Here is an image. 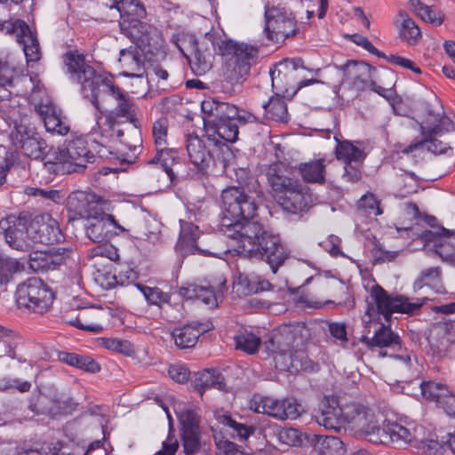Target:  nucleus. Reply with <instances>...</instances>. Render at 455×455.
Instances as JSON below:
<instances>
[{
    "label": "nucleus",
    "instance_id": "19",
    "mask_svg": "<svg viewBox=\"0 0 455 455\" xmlns=\"http://www.w3.org/2000/svg\"><path fill=\"white\" fill-rule=\"evenodd\" d=\"M11 138L16 148L33 159H44L47 152V143L39 135V133L28 129L25 125L15 126V132L11 134Z\"/></svg>",
    "mask_w": 455,
    "mask_h": 455
},
{
    "label": "nucleus",
    "instance_id": "34",
    "mask_svg": "<svg viewBox=\"0 0 455 455\" xmlns=\"http://www.w3.org/2000/svg\"><path fill=\"white\" fill-rule=\"evenodd\" d=\"M179 295L186 299L201 300L210 307L218 306V295L212 286L188 283L179 288Z\"/></svg>",
    "mask_w": 455,
    "mask_h": 455
},
{
    "label": "nucleus",
    "instance_id": "42",
    "mask_svg": "<svg viewBox=\"0 0 455 455\" xmlns=\"http://www.w3.org/2000/svg\"><path fill=\"white\" fill-rule=\"evenodd\" d=\"M411 10L422 20L429 22L434 26H440L443 21V14L441 11L426 5L419 0H410Z\"/></svg>",
    "mask_w": 455,
    "mask_h": 455
},
{
    "label": "nucleus",
    "instance_id": "52",
    "mask_svg": "<svg viewBox=\"0 0 455 455\" xmlns=\"http://www.w3.org/2000/svg\"><path fill=\"white\" fill-rule=\"evenodd\" d=\"M357 207L358 210L362 211L366 215L379 216L383 213L380 207V201L371 192L361 196L357 202Z\"/></svg>",
    "mask_w": 455,
    "mask_h": 455
},
{
    "label": "nucleus",
    "instance_id": "39",
    "mask_svg": "<svg viewBox=\"0 0 455 455\" xmlns=\"http://www.w3.org/2000/svg\"><path fill=\"white\" fill-rule=\"evenodd\" d=\"M335 153L337 159L344 164L363 163L366 157L363 149L349 140L338 142Z\"/></svg>",
    "mask_w": 455,
    "mask_h": 455
},
{
    "label": "nucleus",
    "instance_id": "11",
    "mask_svg": "<svg viewBox=\"0 0 455 455\" xmlns=\"http://www.w3.org/2000/svg\"><path fill=\"white\" fill-rule=\"evenodd\" d=\"M53 299V292L40 278H28L19 284L16 290L18 306L34 313L44 314L48 311Z\"/></svg>",
    "mask_w": 455,
    "mask_h": 455
},
{
    "label": "nucleus",
    "instance_id": "30",
    "mask_svg": "<svg viewBox=\"0 0 455 455\" xmlns=\"http://www.w3.org/2000/svg\"><path fill=\"white\" fill-rule=\"evenodd\" d=\"M30 248L33 243L53 244L62 240L63 235L55 220L49 219L47 222H34L28 228Z\"/></svg>",
    "mask_w": 455,
    "mask_h": 455
},
{
    "label": "nucleus",
    "instance_id": "26",
    "mask_svg": "<svg viewBox=\"0 0 455 455\" xmlns=\"http://www.w3.org/2000/svg\"><path fill=\"white\" fill-rule=\"evenodd\" d=\"M34 108L44 122L48 132L61 136L69 132L70 126L68 118L63 115L62 110L52 102L36 104Z\"/></svg>",
    "mask_w": 455,
    "mask_h": 455
},
{
    "label": "nucleus",
    "instance_id": "41",
    "mask_svg": "<svg viewBox=\"0 0 455 455\" xmlns=\"http://www.w3.org/2000/svg\"><path fill=\"white\" fill-rule=\"evenodd\" d=\"M398 16L401 21L399 35L409 45H415L421 39V32L415 21L407 12L400 11Z\"/></svg>",
    "mask_w": 455,
    "mask_h": 455
},
{
    "label": "nucleus",
    "instance_id": "21",
    "mask_svg": "<svg viewBox=\"0 0 455 455\" xmlns=\"http://www.w3.org/2000/svg\"><path fill=\"white\" fill-rule=\"evenodd\" d=\"M251 220L246 219L234 221L232 226H230V230L223 232L228 236L241 241V253L244 256L249 254L250 247L256 245L261 236L268 233L259 222L252 221Z\"/></svg>",
    "mask_w": 455,
    "mask_h": 455
},
{
    "label": "nucleus",
    "instance_id": "7",
    "mask_svg": "<svg viewBox=\"0 0 455 455\" xmlns=\"http://www.w3.org/2000/svg\"><path fill=\"white\" fill-rule=\"evenodd\" d=\"M172 43L188 59L190 68L196 76H203L212 68V51L215 50V34L205 33L201 39L194 35L173 36Z\"/></svg>",
    "mask_w": 455,
    "mask_h": 455
},
{
    "label": "nucleus",
    "instance_id": "63",
    "mask_svg": "<svg viewBox=\"0 0 455 455\" xmlns=\"http://www.w3.org/2000/svg\"><path fill=\"white\" fill-rule=\"evenodd\" d=\"M348 38L351 42L363 47L364 50L369 52L370 53L378 56L379 58H386V55L379 52L370 41L369 39L360 34H353L348 36Z\"/></svg>",
    "mask_w": 455,
    "mask_h": 455
},
{
    "label": "nucleus",
    "instance_id": "12",
    "mask_svg": "<svg viewBox=\"0 0 455 455\" xmlns=\"http://www.w3.org/2000/svg\"><path fill=\"white\" fill-rule=\"evenodd\" d=\"M264 17V33L271 42H284L298 32L295 16L283 6H265Z\"/></svg>",
    "mask_w": 455,
    "mask_h": 455
},
{
    "label": "nucleus",
    "instance_id": "10",
    "mask_svg": "<svg viewBox=\"0 0 455 455\" xmlns=\"http://www.w3.org/2000/svg\"><path fill=\"white\" fill-rule=\"evenodd\" d=\"M370 297L374 305L368 306L366 314L382 315L387 320L393 313L412 314L424 304L425 299L420 301L411 302L409 298L403 295H389L381 286L375 284L371 287Z\"/></svg>",
    "mask_w": 455,
    "mask_h": 455
},
{
    "label": "nucleus",
    "instance_id": "40",
    "mask_svg": "<svg viewBox=\"0 0 455 455\" xmlns=\"http://www.w3.org/2000/svg\"><path fill=\"white\" fill-rule=\"evenodd\" d=\"M264 116L267 119L275 122H288V110L284 98L279 94L272 96L263 104Z\"/></svg>",
    "mask_w": 455,
    "mask_h": 455
},
{
    "label": "nucleus",
    "instance_id": "3",
    "mask_svg": "<svg viewBox=\"0 0 455 455\" xmlns=\"http://www.w3.org/2000/svg\"><path fill=\"white\" fill-rule=\"evenodd\" d=\"M368 411L369 408L365 406L356 403L340 405L337 396L325 395L314 418L318 425L326 429L339 432L348 428L361 436Z\"/></svg>",
    "mask_w": 455,
    "mask_h": 455
},
{
    "label": "nucleus",
    "instance_id": "48",
    "mask_svg": "<svg viewBox=\"0 0 455 455\" xmlns=\"http://www.w3.org/2000/svg\"><path fill=\"white\" fill-rule=\"evenodd\" d=\"M135 286L143 294L149 305L161 307L163 304L170 301V295L167 292H164L158 287H149L141 283H136Z\"/></svg>",
    "mask_w": 455,
    "mask_h": 455
},
{
    "label": "nucleus",
    "instance_id": "54",
    "mask_svg": "<svg viewBox=\"0 0 455 455\" xmlns=\"http://www.w3.org/2000/svg\"><path fill=\"white\" fill-rule=\"evenodd\" d=\"M20 270V263L17 260L0 254V284L10 282L12 275Z\"/></svg>",
    "mask_w": 455,
    "mask_h": 455
},
{
    "label": "nucleus",
    "instance_id": "22",
    "mask_svg": "<svg viewBox=\"0 0 455 455\" xmlns=\"http://www.w3.org/2000/svg\"><path fill=\"white\" fill-rule=\"evenodd\" d=\"M180 231L179 240L176 244V249L179 250L183 255L188 254H200L203 256H211L220 258L225 251H219L212 249H204L197 244V240L200 236L199 228L192 222L180 220Z\"/></svg>",
    "mask_w": 455,
    "mask_h": 455
},
{
    "label": "nucleus",
    "instance_id": "6",
    "mask_svg": "<svg viewBox=\"0 0 455 455\" xmlns=\"http://www.w3.org/2000/svg\"><path fill=\"white\" fill-rule=\"evenodd\" d=\"M68 206L81 218L92 220L86 228V235L94 243H103L108 240V230L106 229V224L113 225L121 232H125L124 228L116 222L113 215L105 213L97 203L89 200L84 194L70 196Z\"/></svg>",
    "mask_w": 455,
    "mask_h": 455
},
{
    "label": "nucleus",
    "instance_id": "57",
    "mask_svg": "<svg viewBox=\"0 0 455 455\" xmlns=\"http://www.w3.org/2000/svg\"><path fill=\"white\" fill-rule=\"evenodd\" d=\"M243 283L246 288V294L262 292L273 288L269 281L259 275L246 277Z\"/></svg>",
    "mask_w": 455,
    "mask_h": 455
},
{
    "label": "nucleus",
    "instance_id": "28",
    "mask_svg": "<svg viewBox=\"0 0 455 455\" xmlns=\"http://www.w3.org/2000/svg\"><path fill=\"white\" fill-rule=\"evenodd\" d=\"M103 315L101 308L83 307L78 309L76 315H74V312H71L67 314L64 318L68 324L79 330L100 333L104 329L100 323Z\"/></svg>",
    "mask_w": 455,
    "mask_h": 455
},
{
    "label": "nucleus",
    "instance_id": "53",
    "mask_svg": "<svg viewBox=\"0 0 455 455\" xmlns=\"http://www.w3.org/2000/svg\"><path fill=\"white\" fill-rule=\"evenodd\" d=\"M422 133H428L430 136L441 135L443 131L450 132L455 129V124L448 117L441 116L438 118L437 124H432L429 121L426 124L421 125Z\"/></svg>",
    "mask_w": 455,
    "mask_h": 455
},
{
    "label": "nucleus",
    "instance_id": "46",
    "mask_svg": "<svg viewBox=\"0 0 455 455\" xmlns=\"http://www.w3.org/2000/svg\"><path fill=\"white\" fill-rule=\"evenodd\" d=\"M420 389L423 397L427 401L435 403L437 406L449 391L447 386L431 380L422 381L420 384Z\"/></svg>",
    "mask_w": 455,
    "mask_h": 455
},
{
    "label": "nucleus",
    "instance_id": "58",
    "mask_svg": "<svg viewBox=\"0 0 455 455\" xmlns=\"http://www.w3.org/2000/svg\"><path fill=\"white\" fill-rule=\"evenodd\" d=\"M31 387V382L19 378L3 379L0 381V390L2 391L16 390L20 393H27L29 392Z\"/></svg>",
    "mask_w": 455,
    "mask_h": 455
},
{
    "label": "nucleus",
    "instance_id": "59",
    "mask_svg": "<svg viewBox=\"0 0 455 455\" xmlns=\"http://www.w3.org/2000/svg\"><path fill=\"white\" fill-rule=\"evenodd\" d=\"M6 334L0 336V357H15L16 341L12 331L6 329Z\"/></svg>",
    "mask_w": 455,
    "mask_h": 455
},
{
    "label": "nucleus",
    "instance_id": "25",
    "mask_svg": "<svg viewBox=\"0 0 455 455\" xmlns=\"http://www.w3.org/2000/svg\"><path fill=\"white\" fill-rule=\"evenodd\" d=\"M70 251L66 248H52L48 251H36L29 254L28 268L34 272L54 270L66 263Z\"/></svg>",
    "mask_w": 455,
    "mask_h": 455
},
{
    "label": "nucleus",
    "instance_id": "17",
    "mask_svg": "<svg viewBox=\"0 0 455 455\" xmlns=\"http://www.w3.org/2000/svg\"><path fill=\"white\" fill-rule=\"evenodd\" d=\"M185 145L191 170L198 177L207 176L215 165V159L205 140L195 133H189L186 136Z\"/></svg>",
    "mask_w": 455,
    "mask_h": 455
},
{
    "label": "nucleus",
    "instance_id": "62",
    "mask_svg": "<svg viewBox=\"0 0 455 455\" xmlns=\"http://www.w3.org/2000/svg\"><path fill=\"white\" fill-rule=\"evenodd\" d=\"M279 440L289 446H299L302 443V435L296 428H283L279 432Z\"/></svg>",
    "mask_w": 455,
    "mask_h": 455
},
{
    "label": "nucleus",
    "instance_id": "37",
    "mask_svg": "<svg viewBox=\"0 0 455 455\" xmlns=\"http://www.w3.org/2000/svg\"><path fill=\"white\" fill-rule=\"evenodd\" d=\"M325 160L316 159L298 165V172L306 183L323 185L325 179Z\"/></svg>",
    "mask_w": 455,
    "mask_h": 455
},
{
    "label": "nucleus",
    "instance_id": "15",
    "mask_svg": "<svg viewBox=\"0 0 455 455\" xmlns=\"http://www.w3.org/2000/svg\"><path fill=\"white\" fill-rule=\"evenodd\" d=\"M246 257L265 260L275 274L279 267L290 257V251L278 235L267 233L261 236L256 245L250 247Z\"/></svg>",
    "mask_w": 455,
    "mask_h": 455
},
{
    "label": "nucleus",
    "instance_id": "9",
    "mask_svg": "<svg viewBox=\"0 0 455 455\" xmlns=\"http://www.w3.org/2000/svg\"><path fill=\"white\" fill-rule=\"evenodd\" d=\"M376 444H407L411 442L412 435L409 428L396 421L386 419L380 426L377 416L369 409L362 435Z\"/></svg>",
    "mask_w": 455,
    "mask_h": 455
},
{
    "label": "nucleus",
    "instance_id": "33",
    "mask_svg": "<svg viewBox=\"0 0 455 455\" xmlns=\"http://www.w3.org/2000/svg\"><path fill=\"white\" fill-rule=\"evenodd\" d=\"M361 340L370 347H389L397 352L403 351V349L399 335L384 324L379 327L372 338L363 336Z\"/></svg>",
    "mask_w": 455,
    "mask_h": 455
},
{
    "label": "nucleus",
    "instance_id": "44",
    "mask_svg": "<svg viewBox=\"0 0 455 455\" xmlns=\"http://www.w3.org/2000/svg\"><path fill=\"white\" fill-rule=\"evenodd\" d=\"M156 153L154 157L148 159L147 163L148 164H161L166 174L169 176L172 182L175 180V173L171 168V164L174 162L178 156V153L175 149L168 148L167 146L164 148H156Z\"/></svg>",
    "mask_w": 455,
    "mask_h": 455
},
{
    "label": "nucleus",
    "instance_id": "60",
    "mask_svg": "<svg viewBox=\"0 0 455 455\" xmlns=\"http://www.w3.org/2000/svg\"><path fill=\"white\" fill-rule=\"evenodd\" d=\"M103 346L108 350L118 352L125 355H130L133 352L132 345L128 340L106 339L103 340Z\"/></svg>",
    "mask_w": 455,
    "mask_h": 455
},
{
    "label": "nucleus",
    "instance_id": "13",
    "mask_svg": "<svg viewBox=\"0 0 455 455\" xmlns=\"http://www.w3.org/2000/svg\"><path fill=\"white\" fill-rule=\"evenodd\" d=\"M95 155L88 148L85 138L76 137L69 141L63 148L54 152V164L68 165L67 172H74L84 169L88 163L94 162Z\"/></svg>",
    "mask_w": 455,
    "mask_h": 455
},
{
    "label": "nucleus",
    "instance_id": "45",
    "mask_svg": "<svg viewBox=\"0 0 455 455\" xmlns=\"http://www.w3.org/2000/svg\"><path fill=\"white\" fill-rule=\"evenodd\" d=\"M235 347L249 355L255 354L261 343L260 338L247 330H239L234 337Z\"/></svg>",
    "mask_w": 455,
    "mask_h": 455
},
{
    "label": "nucleus",
    "instance_id": "5",
    "mask_svg": "<svg viewBox=\"0 0 455 455\" xmlns=\"http://www.w3.org/2000/svg\"><path fill=\"white\" fill-rule=\"evenodd\" d=\"M64 71L68 78L81 85V92L90 100L95 108L100 109L99 90L107 76L97 73L85 60V56L77 50L68 51L62 56Z\"/></svg>",
    "mask_w": 455,
    "mask_h": 455
},
{
    "label": "nucleus",
    "instance_id": "38",
    "mask_svg": "<svg viewBox=\"0 0 455 455\" xmlns=\"http://www.w3.org/2000/svg\"><path fill=\"white\" fill-rule=\"evenodd\" d=\"M423 135L424 140L412 141L404 148L400 147V152L408 155L424 148L434 154H446L448 150H451V148L447 143L438 140L435 136H430L428 133Z\"/></svg>",
    "mask_w": 455,
    "mask_h": 455
},
{
    "label": "nucleus",
    "instance_id": "56",
    "mask_svg": "<svg viewBox=\"0 0 455 455\" xmlns=\"http://www.w3.org/2000/svg\"><path fill=\"white\" fill-rule=\"evenodd\" d=\"M328 331L333 343L346 347L348 341L347 325L343 322H331L328 323Z\"/></svg>",
    "mask_w": 455,
    "mask_h": 455
},
{
    "label": "nucleus",
    "instance_id": "49",
    "mask_svg": "<svg viewBox=\"0 0 455 455\" xmlns=\"http://www.w3.org/2000/svg\"><path fill=\"white\" fill-rule=\"evenodd\" d=\"M181 440L186 455H194L199 451L201 442L198 430H193L191 427H182Z\"/></svg>",
    "mask_w": 455,
    "mask_h": 455
},
{
    "label": "nucleus",
    "instance_id": "18",
    "mask_svg": "<svg viewBox=\"0 0 455 455\" xmlns=\"http://www.w3.org/2000/svg\"><path fill=\"white\" fill-rule=\"evenodd\" d=\"M26 217L8 215L0 220V234L4 235L6 243L18 251L30 249L29 234Z\"/></svg>",
    "mask_w": 455,
    "mask_h": 455
},
{
    "label": "nucleus",
    "instance_id": "14",
    "mask_svg": "<svg viewBox=\"0 0 455 455\" xmlns=\"http://www.w3.org/2000/svg\"><path fill=\"white\" fill-rule=\"evenodd\" d=\"M300 404L294 398L276 399L271 396L253 395L251 409L279 420L296 419L300 415Z\"/></svg>",
    "mask_w": 455,
    "mask_h": 455
},
{
    "label": "nucleus",
    "instance_id": "8",
    "mask_svg": "<svg viewBox=\"0 0 455 455\" xmlns=\"http://www.w3.org/2000/svg\"><path fill=\"white\" fill-rule=\"evenodd\" d=\"M222 218L220 228L222 232L230 230L234 221L253 219L258 211V204L251 195L239 187H228L221 193Z\"/></svg>",
    "mask_w": 455,
    "mask_h": 455
},
{
    "label": "nucleus",
    "instance_id": "4",
    "mask_svg": "<svg viewBox=\"0 0 455 455\" xmlns=\"http://www.w3.org/2000/svg\"><path fill=\"white\" fill-rule=\"evenodd\" d=\"M219 53L226 57L222 76L225 82L235 85L247 79L252 65L257 62L259 49L244 43L221 40Z\"/></svg>",
    "mask_w": 455,
    "mask_h": 455
},
{
    "label": "nucleus",
    "instance_id": "35",
    "mask_svg": "<svg viewBox=\"0 0 455 455\" xmlns=\"http://www.w3.org/2000/svg\"><path fill=\"white\" fill-rule=\"evenodd\" d=\"M207 331L202 323L186 324L175 328L172 332L175 345L181 349L193 347L199 337Z\"/></svg>",
    "mask_w": 455,
    "mask_h": 455
},
{
    "label": "nucleus",
    "instance_id": "31",
    "mask_svg": "<svg viewBox=\"0 0 455 455\" xmlns=\"http://www.w3.org/2000/svg\"><path fill=\"white\" fill-rule=\"evenodd\" d=\"M202 112L206 116L205 123L224 122L235 118L237 108L228 102L220 101L213 98L203 100L201 104Z\"/></svg>",
    "mask_w": 455,
    "mask_h": 455
},
{
    "label": "nucleus",
    "instance_id": "24",
    "mask_svg": "<svg viewBox=\"0 0 455 455\" xmlns=\"http://www.w3.org/2000/svg\"><path fill=\"white\" fill-rule=\"evenodd\" d=\"M21 69L9 61L0 60V93L7 91L11 96H25L28 93V85L33 86L31 76H21Z\"/></svg>",
    "mask_w": 455,
    "mask_h": 455
},
{
    "label": "nucleus",
    "instance_id": "16",
    "mask_svg": "<svg viewBox=\"0 0 455 455\" xmlns=\"http://www.w3.org/2000/svg\"><path fill=\"white\" fill-rule=\"evenodd\" d=\"M0 31L15 35L17 42L22 45L28 62H36L40 60L41 51L36 33L23 20L0 21Z\"/></svg>",
    "mask_w": 455,
    "mask_h": 455
},
{
    "label": "nucleus",
    "instance_id": "50",
    "mask_svg": "<svg viewBox=\"0 0 455 455\" xmlns=\"http://www.w3.org/2000/svg\"><path fill=\"white\" fill-rule=\"evenodd\" d=\"M433 251L443 261L448 262L451 266L455 262V244L451 243L447 236L438 237L435 242Z\"/></svg>",
    "mask_w": 455,
    "mask_h": 455
},
{
    "label": "nucleus",
    "instance_id": "1",
    "mask_svg": "<svg viewBox=\"0 0 455 455\" xmlns=\"http://www.w3.org/2000/svg\"><path fill=\"white\" fill-rule=\"evenodd\" d=\"M102 93L110 95L116 104L104 116L101 109L96 108V124L92 131L102 139L118 140L124 147L122 151L126 156V161L132 162L141 151L142 140L137 130L140 126L136 117L138 108L133 99L116 86L108 77L99 90V96Z\"/></svg>",
    "mask_w": 455,
    "mask_h": 455
},
{
    "label": "nucleus",
    "instance_id": "43",
    "mask_svg": "<svg viewBox=\"0 0 455 455\" xmlns=\"http://www.w3.org/2000/svg\"><path fill=\"white\" fill-rule=\"evenodd\" d=\"M218 422L231 429L230 435L240 441L247 440L253 433L254 428L243 423H239L227 413L218 414L216 416Z\"/></svg>",
    "mask_w": 455,
    "mask_h": 455
},
{
    "label": "nucleus",
    "instance_id": "29",
    "mask_svg": "<svg viewBox=\"0 0 455 455\" xmlns=\"http://www.w3.org/2000/svg\"><path fill=\"white\" fill-rule=\"evenodd\" d=\"M206 138L217 147L227 146L234 143L238 139V126L235 118L224 122L205 123Z\"/></svg>",
    "mask_w": 455,
    "mask_h": 455
},
{
    "label": "nucleus",
    "instance_id": "47",
    "mask_svg": "<svg viewBox=\"0 0 455 455\" xmlns=\"http://www.w3.org/2000/svg\"><path fill=\"white\" fill-rule=\"evenodd\" d=\"M120 12L121 16L132 17V19H142L146 16V10L140 0L116 1L111 6Z\"/></svg>",
    "mask_w": 455,
    "mask_h": 455
},
{
    "label": "nucleus",
    "instance_id": "27",
    "mask_svg": "<svg viewBox=\"0 0 455 455\" xmlns=\"http://www.w3.org/2000/svg\"><path fill=\"white\" fill-rule=\"evenodd\" d=\"M304 68L303 60L300 58L283 59L275 64L269 70L272 86L280 92H286L291 82L294 79V74L298 68Z\"/></svg>",
    "mask_w": 455,
    "mask_h": 455
},
{
    "label": "nucleus",
    "instance_id": "2",
    "mask_svg": "<svg viewBox=\"0 0 455 455\" xmlns=\"http://www.w3.org/2000/svg\"><path fill=\"white\" fill-rule=\"evenodd\" d=\"M267 183L282 209L291 214H301L312 203L309 188L298 179L288 175V168L282 162H275L267 169Z\"/></svg>",
    "mask_w": 455,
    "mask_h": 455
},
{
    "label": "nucleus",
    "instance_id": "36",
    "mask_svg": "<svg viewBox=\"0 0 455 455\" xmlns=\"http://www.w3.org/2000/svg\"><path fill=\"white\" fill-rule=\"evenodd\" d=\"M119 61L124 68L123 76L139 77L144 73V57L138 49L122 50Z\"/></svg>",
    "mask_w": 455,
    "mask_h": 455
},
{
    "label": "nucleus",
    "instance_id": "20",
    "mask_svg": "<svg viewBox=\"0 0 455 455\" xmlns=\"http://www.w3.org/2000/svg\"><path fill=\"white\" fill-rule=\"evenodd\" d=\"M305 327L300 324L284 326L277 333L272 334L263 346L265 351L269 355L279 354L285 355L291 352L293 347L302 341V331Z\"/></svg>",
    "mask_w": 455,
    "mask_h": 455
},
{
    "label": "nucleus",
    "instance_id": "64",
    "mask_svg": "<svg viewBox=\"0 0 455 455\" xmlns=\"http://www.w3.org/2000/svg\"><path fill=\"white\" fill-rule=\"evenodd\" d=\"M220 455H248L238 448V445L228 440H220L216 443Z\"/></svg>",
    "mask_w": 455,
    "mask_h": 455
},
{
    "label": "nucleus",
    "instance_id": "51",
    "mask_svg": "<svg viewBox=\"0 0 455 455\" xmlns=\"http://www.w3.org/2000/svg\"><path fill=\"white\" fill-rule=\"evenodd\" d=\"M441 268L439 267H431L423 269L419 277L415 281V288H422L423 286L436 287L441 283Z\"/></svg>",
    "mask_w": 455,
    "mask_h": 455
},
{
    "label": "nucleus",
    "instance_id": "55",
    "mask_svg": "<svg viewBox=\"0 0 455 455\" xmlns=\"http://www.w3.org/2000/svg\"><path fill=\"white\" fill-rule=\"evenodd\" d=\"M153 138L156 148H164L167 146L168 121L165 118H160L153 124Z\"/></svg>",
    "mask_w": 455,
    "mask_h": 455
},
{
    "label": "nucleus",
    "instance_id": "61",
    "mask_svg": "<svg viewBox=\"0 0 455 455\" xmlns=\"http://www.w3.org/2000/svg\"><path fill=\"white\" fill-rule=\"evenodd\" d=\"M363 163H347L344 166L342 180L349 183H356L362 179V167Z\"/></svg>",
    "mask_w": 455,
    "mask_h": 455
},
{
    "label": "nucleus",
    "instance_id": "32",
    "mask_svg": "<svg viewBox=\"0 0 455 455\" xmlns=\"http://www.w3.org/2000/svg\"><path fill=\"white\" fill-rule=\"evenodd\" d=\"M191 385L200 396H203L205 390L209 388L224 390L226 387L223 375L216 370L209 369L194 373Z\"/></svg>",
    "mask_w": 455,
    "mask_h": 455
},
{
    "label": "nucleus",
    "instance_id": "23",
    "mask_svg": "<svg viewBox=\"0 0 455 455\" xmlns=\"http://www.w3.org/2000/svg\"><path fill=\"white\" fill-rule=\"evenodd\" d=\"M343 73L342 83L356 91L367 88L371 78H377V69L364 61L347 60L339 67Z\"/></svg>",
    "mask_w": 455,
    "mask_h": 455
}]
</instances>
